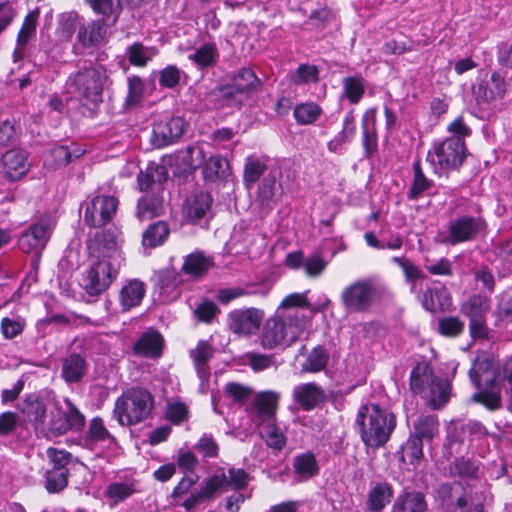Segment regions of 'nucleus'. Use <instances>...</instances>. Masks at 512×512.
<instances>
[{"instance_id":"f257e3e1","label":"nucleus","mask_w":512,"mask_h":512,"mask_svg":"<svg viewBox=\"0 0 512 512\" xmlns=\"http://www.w3.org/2000/svg\"><path fill=\"white\" fill-rule=\"evenodd\" d=\"M65 408L57 402L48 410V400L36 395L26 396L18 405L24 421L33 426L38 436L52 440L68 431H81L85 426V416L69 399L64 398Z\"/></svg>"},{"instance_id":"f03ea898","label":"nucleus","mask_w":512,"mask_h":512,"mask_svg":"<svg viewBox=\"0 0 512 512\" xmlns=\"http://www.w3.org/2000/svg\"><path fill=\"white\" fill-rule=\"evenodd\" d=\"M488 367L487 360L476 359L469 369L470 380L478 389L471 396V401L483 405L490 411H496L502 407L501 390L512 386V356L498 367L491 379H485V384L481 387L483 374Z\"/></svg>"},{"instance_id":"7ed1b4c3","label":"nucleus","mask_w":512,"mask_h":512,"mask_svg":"<svg viewBox=\"0 0 512 512\" xmlns=\"http://www.w3.org/2000/svg\"><path fill=\"white\" fill-rule=\"evenodd\" d=\"M356 423L364 444L371 448H379L390 439L396 427V417L379 404L370 403L360 407Z\"/></svg>"},{"instance_id":"20e7f679","label":"nucleus","mask_w":512,"mask_h":512,"mask_svg":"<svg viewBox=\"0 0 512 512\" xmlns=\"http://www.w3.org/2000/svg\"><path fill=\"white\" fill-rule=\"evenodd\" d=\"M105 66L91 64L80 67L66 80V89L77 97L83 106L97 107L102 102L104 88L109 83Z\"/></svg>"},{"instance_id":"39448f33","label":"nucleus","mask_w":512,"mask_h":512,"mask_svg":"<svg viewBox=\"0 0 512 512\" xmlns=\"http://www.w3.org/2000/svg\"><path fill=\"white\" fill-rule=\"evenodd\" d=\"M154 397L144 387H131L122 392L116 399L113 416L121 426L130 427L138 425L152 415Z\"/></svg>"},{"instance_id":"423d86ee","label":"nucleus","mask_w":512,"mask_h":512,"mask_svg":"<svg viewBox=\"0 0 512 512\" xmlns=\"http://www.w3.org/2000/svg\"><path fill=\"white\" fill-rule=\"evenodd\" d=\"M410 390L421 395L433 409L443 407L451 396V383L434 377L433 369L426 362H419L410 373Z\"/></svg>"},{"instance_id":"0eeeda50","label":"nucleus","mask_w":512,"mask_h":512,"mask_svg":"<svg viewBox=\"0 0 512 512\" xmlns=\"http://www.w3.org/2000/svg\"><path fill=\"white\" fill-rule=\"evenodd\" d=\"M305 326L299 322L296 315L275 314L268 318L262 328L260 344L264 349H274L289 346L304 332Z\"/></svg>"},{"instance_id":"6e6552de","label":"nucleus","mask_w":512,"mask_h":512,"mask_svg":"<svg viewBox=\"0 0 512 512\" xmlns=\"http://www.w3.org/2000/svg\"><path fill=\"white\" fill-rule=\"evenodd\" d=\"M386 292V287L374 278L358 279L346 286L340 295L348 314L367 312Z\"/></svg>"},{"instance_id":"1a4fd4ad","label":"nucleus","mask_w":512,"mask_h":512,"mask_svg":"<svg viewBox=\"0 0 512 512\" xmlns=\"http://www.w3.org/2000/svg\"><path fill=\"white\" fill-rule=\"evenodd\" d=\"M436 493L450 512H485L478 493H472V489L465 487L461 481L443 483Z\"/></svg>"},{"instance_id":"9d476101","label":"nucleus","mask_w":512,"mask_h":512,"mask_svg":"<svg viewBox=\"0 0 512 512\" xmlns=\"http://www.w3.org/2000/svg\"><path fill=\"white\" fill-rule=\"evenodd\" d=\"M466 151L465 141L458 137H447L433 144L427 159L442 170L458 169L466 158Z\"/></svg>"},{"instance_id":"9b49d317","label":"nucleus","mask_w":512,"mask_h":512,"mask_svg":"<svg viewBox=\"0 0 512 512\" xmlns=\"http://www.w3.org/2000/svg\"><path fill=\"white\" fill-rule=\"evenodd\" d=\"M121 233L115 228H109L96 232L94 238L90 240L88 248L90 254L97 257V260L107 263H118L121 267L124 258L121 252Z\"/></svg>"},{"instance_id":"f8f14e48","label":"nucleus","mask_w":512,"mask_h":512,"mask_svg":"<svg viewBox=\"0 0 512 512\" xmlns=\"http://www.w3.org/2000/svg\"><path fill=\"white\" fill-rule=\"evenodd\" d=\"M262 85L261 80L249 68L240 69L232 80V84L222 86L212 92V95L217 99H222L231 105L232 103H241L238 96L247 97L252 93L257 92Z\"/></svg>"},{"instance_id":"ddd939ff","label":"nucleus","mask_w":512,"mask_h":512,"mask_svg":"<svg viewBox=\"0 0 512 512\" xmlns=\"http://www.w3.org/2000/svg\"><path fill=\"white\" fill-rule=\"evenodd\" d=\"M120 266L115 261L107 263L97 260L86 271L82 278L81 286L87 295L97 297L108 289L116 279Z\"/></svg>"},{"instance_id":"4468645a","label":"nucleus","mask_w":512,"mask_h":512,"mask_svg":"<svg viewBox=\"0 0 512 512\" xmlns=\"http://www.w3.org/2000/svg\"><path fill=\"white\" fill-rule=\"evenodd\" d=\"M486 229V222L481 216L462 215L448 223L447 235L442 240L446 245L474 241Z\"/></svg>"},{"instance_id":"2eb2a0df","label":"nucleus","mask_w":512,"mask_h":512,"mask_svg":"<svg viewBox=\"0 0 512 512\" xmlns=\"http://www.w3.org/2000/svg\"><path fill=\"white\" fill-rule=\"evenodd\" d=\"M53 228L54 224L51 217L41 216L21 233L18 239L20 250L39 257L50 239Z\"/></svg>"},{"instance_id":"dca6fc26","label":"nucleus","mask_w":512,"mask_h":512,"mask_svg":"<svg viewBox=\"0 0 512 512\" xmlns=\"http://www.w3.org/2000/svg\"><path fill=\"white\" fill-rule=\"evenodd\" d=\"M118 199L110 195H98L86 204L84 222L90 227H101L116 214Z\"/></svg>"},{"instance_id":"f3484780","label":"nucleus","mask_w":512,"mask_h":512,"mask_svg":"<svg viewBox=\"0 0 512 512\" xmlns=\"http://www.w3.org/2000/svg\"><path fill=\"white\" fill-rule=\"evenodd\" d=\"M510 87V83L499 72H492L490 79L478 80L472 87L473 96L477 104H489L503 99Z\"/></svg>"},{"instance_id":"a211bd4d","label":"nucleus","mask_w":512,"mask_h":512,"mask_svg":"<svg viewBox=\"0 0 512 512\" xmlns=\"http://www.w3.org/2000/svg\"><path fill=\"white\" fill-rule=\"evenodd\" d=\"M263 318L264 312L258 308L235 309L228 314L227 325L233 333L249 336L259 329Z\"/></svg>"},{"instance_id":"6ab92c4d","label":"nucleus","mask_w":512,"mask_h":512,"mask_svg":"<svg viewBox=\"0 0 512 512\" xmlns=\"http://www.w3.org/2000/svg\"><path fill=\"white\" fill-rule=\"evenodd\" d=\"M0 173L8 182H16L24 178L31 168L28 152L21 149L6 151L0 159Z\"/></svg>"},{"instance_id":"aec40b11","label":"nucleus","mask_w":512,"mask_h":512,"mask_svg":"<svg viewBox=\"0 0 512 512\" xmlns=\"http://www.w3.org/2000/svg\"><path fill=\"white\" fill-rule=\"evenodd\" d=\"M186 123L182 117L174 116L165 121H159L153 127L151 143L154 147L162 148L174 143L185 131Z\"/></svg>"},{"instance_id":"412c9836","label":"nucleus","mask_w":512,"mask_h":512,"mask_svg":"<svg viewBox=\"0 0 512 512\" xmlns=\"http://www.w3.org/2000/svg\"><path fill=\"white\" fill-rule=\"evenodd\" d=\"M293 400L303 411H311L323 404L326 393L322 386L314 383H302L293 389Z\"/></svg>"},{"instance_id":"4be33fe9","label":"nucleus","mask_w":512,"mask_h":512,"mask_svg":"<svg viewBox=\"0 0 512 512\" xmlns=\"http://www.w3.org/2000/svg\"><path fill=\"white\" fill-rule=\"evenodd\" d=\"M277 171H269L259 185L256 203L266 210H272L282 195V185Z\"/></svg>"},{"instance_id":"5701e85b","label":"nucleus","mask_w":512,"mask_h":512,"mask_svg":"<svg viewBox=\"0 0 512 512\" xmlns=\"http://www.w3.org/2000/svg\"><path fill=\"white\" fill-rule=\"evenodd\" d=\"M88 368L86 356L72 352L61 361V377L67 384L78 383L86 376Z\"/></svg>"},{"instance_id":"b1692460","label":"nucleus","mask_w":512,"mask_h":512,"mask_svg":"<svg viewBox=\"0 0 512 512\" xmlns=\"http://www.w3.org/2000/svg\"><path fill=\"white\" fill-rule=\"evenodd\" d=\"M154 281L162 301L166 302L177 297V288L182 283V277L174 268H165L154 274Z\"/></svg>"},{"instance_id":"393cba45","label":"nucleus","mask_w":512,"mask_h":512,"mask_svg":"<svg viewBox=\"0 0 512 512\" xmlns=\"http://www.w3.org/2000/svg\"><path fill=\"white\" fill-rule=\"evenodd\" d=\"M107 29L103 20L92 21L88 25L81 24L77 40L83 48L96 47L105 40Z\"/></svg>"},{"instance_id":"a878e982","label":"nucleus","mask_w":512,"mask_h":512,"mask_svg":"<svg viewBox=\"0 0 512 512\" xmlns=\"http://www.w3.org/2000/svg\"><path fill=\"white\" fill-rule=\"evenodd\" d=\"M212 202V196L208 192L198 191L193 193L185 203L187 218L191 222L197 223L210 211Z\"/></svg>"},{"instance_id":"bb28decb","label":"nucleus","mask_w":512,"mask_h":512,"mask_svg":"<svg viewBox=\"0 0 512 512\" xmlns=\"http://www.w3.org/2000/svg\"><path fill=\"white\" fill-rule=\"evenodd\" d=\"M164 339L154 330L145 332L135 343L134 352L147 358H157L162 354Z\"/></svg>"},{"instance_id":"cd10ccee","label":"nucleus","mask_w":512,"mask_h":512,"mask_svg":"<svg viewBox=\"0 0 512 512\" xmlns=\"http://www.w3.org/2000/svg\"><path fill=\"white\" fill-rule=\"evenodd\" d=\"M84 154V150L77 144L71 142L68 145H57L53 147L46 156L45 162L53 168L68 165L73 159Z\"/></svg>"},{"instance_id":"c85d7f7f","label":"nucleus","mask_w":512,"mask_h":512,"mask_svg":"<svg viewBox=\"0 0 512 512\" xmlns=\"http://www.w3.org/2000/svg\"><path fill=\"white\" fill-rule=\"evenodd\" d=\"M213 354V347L208 341L204 340L199 341L196 348L190 351L194 367L202 383L208 381L210 378V367L208 362L213 357Z\"/></svg>"},{"instance_id":"c756f323","label":"nucleus","mask_w":512,"mask_h":512,"mask_svg":"<svg viewBox=\"0 0 512 512\" xmlns=\"http://www.w3.org/2000/svg\"><path fill=\"white\" fill-rule=\"evenodd\" d=\"M279 395L273 391H264L257 394L253 406L261 423L275 420Z\"/></svg>"},{"instance_id":"7c9ffc66","label":"nucleus","mask_w":512,"mask_h":512,"mask_svg":"<svg viewBox=\"0 0 512 512\" xmlns=\"http://www.w3.org/2000/svg\"><path fill=\"white\" fill-rule=\"evenodd\" d=\"M145 285L139 280L128 281L119 292V302L123 311H129L140 305L145 296Z\"/></svg>"},{"instance_id":"2f4dec72","label":"nucleus","mask_w":512,"mask_h":512,"mask_svg":"<svg viewBox=\"0 0 512 512\" xmlns=\"http://www.w3.org/2000/svg\"><path fill=\"white\" fill-rule=\"evenodd\" d=\"M214 266L213 257L206 256L201 251H195L185 257L182 271L194 278L205 275Z\"/></svg>"},{"instance_id":"473e14b6","label":"nucleus","mask_w":512,"mask_h":512,"mask_svg":"<svg viewBox=\"0 0 512 512\" xmlns=\"http://www.w3.org/2000/svg\"><path fill=\"white\" fill-rule=\"evenodd\" d=\"M310 304L305 293H292L287 295L277 308L276 312L287 318V315H296L299 322L306 327L305 317L299 308H309Z\"/></svg>"},{"instance_id":"72a5a7b5","label":"nucleus","mask_w":512,"mask_h":512,"mask_svg":"<svg viewBox=\"0 0 512 512\" xmlns=\"http://www.w3.org/2000/svg\"><path fill=\"white\" fill-rule=\"evenodd\" d=\"M426 510L425 496L417 491L400 494L392 508V512H426Z\"/></svg>"},{"instance_id":"f704fd0d","label":"nucleus","mask_w":512,"mask_h":512,"mask_svg":"<svg viewBox=\"0 0 512 512\" xmlns=\"http://www.w3.org/2000/svg\"><path fill=\"white\" fill-rule=\"evenodd\" d=\"M450 305L451 298L445 287L428 288L423 294L422 306L427 311H445Z\"/></svg>"},{"instance_id":"c9c22d12","label":"nucleus","mask_w":512,"mask_h":512,"mask_svg":"<svg viewBox=\"0 0 512 512\" xmlns=\"http://www.w3.org/2000/svg\"><path fill=\"white\" fill-rule=\"evenodd\" d=\"M355 134V116L353 110H351L344 117L341 131L327 143L328 150L333 153L341 151L346 143L352 141Z\"/></svg>"},{"instance_id":"e433bc0d","label":"nucleus","mask_w":512,"mask_h":512,"mask_svg":"<svg viewBox=\"0 0 512 512\" xmlns=\"http://www.w3.org/2000/svg\"><path fill=\"white\" fill-rule=\"evenodd\" d=\"M163 211V198L158 193L146 194L138 200L136 217L140 221L150 220Z\"/></svg>"},{"instance_id":"4c0bfd02","label":"nucleus","mask_w":512,"mask_h":512,"mask_svg":"<svg viewBox=\"0 0 512 512\" xmlns=\"http://www.w3.org/2000/svg\"><path fill=\"white\" fill-rule=\"evenodd\" d=\"M218 58L219 51L217 45L213 42L200 45L193 53L188 55V59L201 70L215 66Z\"/></svg>"},{"instance_id":"58836bf2","label":"nucleus","mask_w":512,"mask_h":512,"mask_svg":"<svg viewBox=\"0 0 512 512\" xmlns=\"http://www.w3.org/2000/svg\"><path fill=\"white\" fill-rule=\"evenodd\" d=\"M392 497V486L387 482H378L369 491L367 506L372 512H380L390 503Z\"/></svg>"},{"instance_id":"ea45409f","label":"nucleus","mask_w":512,"mask_h":512,"mask_svg":"<svg viewBox=\"0 0 512 512\" xmlns=\"http://www.w3.org/2000/svg\"><path fill=\"white\" fill-rule=\"evenodd\" d=\"M490 310V299L486 296L475 294L462 303L461 313L472 321L487 317Z\"/></svg>"},{"instance_id":"a19ab883","label":"nucleus","mask_w":512,"mask_h":512,"mask_svg":"<svg viewBox=\"0 0 512 512\" xmlns=\"http://www.w3.org/2000/svg\"><path fill=\"white\" fill-rule=\"evenodd\" d=\"M363 147L366 157H371L377 151L378 138L375 129V109L367 111L362 119Z\"/></svg>"},{"instance_id":"79ce46f5","label":"nucleus","mask_w":512,"mask_h":512,"mask_svg":"<svg viewBox=\"0 0 512 512\" xmlns=\"http://www.w3.org/2000/svg\"><path fill=\"white\" fill-rule=\"evenodd\" d=\"M202 174L206 181L224 180L230 175L229 163L220 156H211L204 162Z\"/></svg>"},{"instance_id":"37998d69","label":"nucleus","mask_w":512,"mask_h":512,"mask_svg":"<svg viewBox=\"0 0 512 512\" xmlns=\"http://www.w3.org/2000/svg\"><path fill=\"white\" fill-rule=\"evenodd\" d=\"M411 434L421 441H431L439 432V422L436 415H420L413 424Z\"/></svg>"},{"instance_id":"c03bdc74","label":"nucleus","mask_w":512,"mask_h":512,"mask_svg":"<svg viewBox=\"0 0 512 512\" xmlns=\"http://www.w3.org/2000/svg\"><path fill=\"white\" fill-rule=\"evenodd\" d=\"M329 352L323 345L315 346L301 365L302 371L317 373L324 370L329 362Z\"/></svg>"},{"instance_id":"a18cd8bd","label":"nucleus","mask_w":512,"mask_h":512,"mask_svg":"<svg viewBox=\"0 0 512 512\" xmlns=\"http://www.w3.org/2000/svg\"><path fill=\"white\" fill-rule=\"evenodd\" d=\"M106 441L114 442L115 437L107 430L102 418L94 417L89 423L85 437V446L93 449L96 443Z\"/></svg>"},{"instance_id":"49530a36","label":"nucleus","mask_w":512,"mask_h":512,"mask_svg":"<svg viewBox=\"0 0 512 512\" xmlns=\"http://www.w3.org/2000/svg\"><path fill=\"white\" fill-rule=\"evenodd\" d=\"M412 168L414 178L407 192V197L410 200H418L425 192L429 191L434 186V183L424 175L419 160L414 161Z\"/></svg>"},{"instance_id":"de8ad7c7","label":"nucleus","mask_w":512,"mask_h":512,"mask_svg":"<svg viewBox=\"0 0 512 512\" xmlns=\"http://www.w3.org/2000/svg\"><path fill=\"white\" fill-rule=\"evenodd\" d=\"M170 233L169 226L164 221L151 224L143 233L142 244L145 247L155 248L162 245Z\"/></svg>"},{"instance_id":"09e8293b","label":"nucleus","mask_w":512,"mask_h":512,"mask_svg":"<svg viewBox=\"0 0 512 512\" xmlns=\"http://www.w3.org/2000/svg\"><path fill=\"white\" fill-rule=\"evenodd\" d=\"M451 476H458L461 479H478L479 466L469 458H455L449 465Z\"/></svg>"},{"instance_id":"8fccbe9b","label":"nucleus","mask_w":512,"mask_h":512,"mask_svg":"<svg viewBox=\"0 0 512 512\" xmlns=\"http://www.w3.org/2000/svg\"><path fill=\"white\" fill-rule=\"evenodd\" d=\"M322 114V108L315 102L297 104L293 111L295 121L300 125L313 124Z\"/></svg>"},{"instance_id":"3c124183","label":"nucleus","mask_w":512,"mask_h":512,"mask_svg":"<svg viewBox=\"0 0 512 512\" xmlns=\"http://www.w3.org/2000/svg\"><path fill=\"white\" fill-rule=\"evenodd\" d=\"M261 437L265 440L267 446L280 451L286 444V437L279 427L275 425V420L261 423Z\"/></svg>"},{"instance_id":"603ef678","label":"nucleus","mask_w":512,"mask_h":512,"mask_svg":"<svg viewBox=\"0 0 512 512\" xmlns=\"http://www.w3.org/2000/svg\"><path fill=\"white\" fill-rule=\"evenodd\" d=\"M293 466L299 480H307L318 473L317 461L312 453L296 456Z\"/></svg>"},{"instance_id":"864d4df0","label":"nucleus","mask_w":512,"mask_h":512,"mask_svg":"<svg viewBox=\"0 0 512 512\" xmlns=\"http://www.w3.org/2000/svg\"><path fill=\"white\" fill-rule=\"evenodd\" d=\"M267 165L263 160L255 156H249L244 164V182L247 187L255 184L266 171Z\"/></svg>"},{"instance_id":"5fc2aeb1","label":"nucleus","mask_w":512,"mask_h":512,"mask_svg":"<svg viewBox=\"0 0 512 512\" xmlns=\"http://www.w3.org/2000/svg\"><path fill=\"white\" fill-rule=\"evenodd\" d=\"M69 470L63 468H51L45 473V487L49 493H57L68 484Z\"/></svg>"},{"instance_id":"6e6d98bb","label":"nucleus","mask_w":512,"mask_h":512,"mask_svg":"<svg viewBox=\"0 0 512 512\" xmlns=\"http://www.w3.org/2000/svg\"><path fill=\"white\" fill-rule=\"evenodd\" d=\"M128 92L125 99V107L132 108L138 106L144 95V81L136 75L129 76L127 79Z\"/></svg>"},{"instance_id":"4d7b16f0","label":"nucleus","mask_w":512,"mask_h":512,"mask_svg":"<svg viewBox=\"0 0 512 512\" xmlns=\"http://www.w3.org/2000/svg\"><path fill=\"white\" fill-rule=\"evenodd\" d=\"M228 487V477L223 469L217 470L216 473L203 481L201 491L206 498H211L218 491H224Z\"/></svg>"},{"instance_id":"13d9d810","label":"nucleus","mask_w":512,"mask_h":512,"mask_svg":"<svg viewBox=\"0 0 512 512\" xmlns=\"http://www.w3.org/2000/svg\"><path fill=\"white\" fill-rule=\"evenodd\" d=\"M228 487V477L223 469L217 470L216 473L203 481L201 491L206 498H211L218 491H224Z\"/></svg>"},{"instance_id":"bf43d9fd","label":"nucleus","mask_w":512,"mask_h":512,"mask_svg":"<svg viewBox=\"0 0 512 512\" xmlns=\"http://www.w3.org/2000/svg\"><path fill=\"white\" fill-rule=\"evenodd\" d=\"M167 179V172L165 167L156 166L150 168L146 173H140L138 176V185L141 190H153V186L158 183V186Z\"/></svg>"},{"instance_id":"052dcab7","label":"nucleus","mask_w":512,"mask_h":512,"mask_svg":"<svg viewBox=\"0 0 512 512\" xmlns=\"http://www.w3.org/2000/svg\"><path fill=\"white\" fill-rule=\"evenodd\" d=\"M365 92L362 77H346L343 79V93L351 104H357Z\"/></svg>"},{"instance_id":"680f3d73","label":"nucleus","mask_w":512,"mask_h":512,"mask_svg":"<svg viewBox=\"0 0 512 512\" xmlns=\"http://www.w3.org/2000/svg\"><path fill=\"white\" fill-rule=\"evenodd\" d=\"M136 492L133 482H114L107 486L105 495L118 503L124 501Z\"/></svg>"},{"instance_id":"e2e57ef3","label":"nucleus","mask_w":512,"mask_h":512,"mask_svg":"<svg viewBox=\"0 0 512 512\" xmlns=\"http://www.w3.org/2000/svg\"><path fill=\"white\" fill-rule=\"evenodd\" d=\"M81 24L78 22V15L74 12L62 14L59 20L57 32L64 40H70L73 34L79 30Z\"/></svg>"},{"instance_id":"0e129e2a","label":"nucleus","mask_w":512,"mask_h":512,"mask_svg":"<svg viewBox=\"0 0 512 512\" xmlns=\"http://www.w3.org/2000/svg\"><path fill=\"white\" fill-rule=\"evenodd\" d=\"M459 430V438L461 442L466 440L472 442L475 439H481L487 435L485 426L475 420H469L466 423H462L459 427Z\"/></svg>"},{"instance_id":"69168bd1","label":"nucleus","mask_w":512,"mask_h":512,"mask_svg":"<svg viewBox=\"0 0 512 512\" xmlns=\"http://www.w3.org/2000/svg\"><path fill=\"white\" fill-rule=\"evenodd\" d=\"M93 10L98 13L102 14L104 17L109 19L112 17V23H115L118 19L120 12H121V4L120 1L115 4L113 0H87Z\"/></svg>"},{"instance_id":"338daca9","label":"nucleus","mask_w":512,"mask_h":512,"mask_svg":"<svg viewBox=\"0 0 512 512\" xmlns=\"http://www.w3.org/2000/svg\"><path fill=\"white\" fill-rule=\"evenodd\" d=\"M402 458H408L411 465L417 466L423 458V441L410 435L409 439L402 446Z\"/></svg>"},{"instance_id":"774afa93","label":"nucleus","mask_w":512,"mask_h":512,"mask_svg":"<svg viewBox=\"0 0 512 512\" xmlns=\"http://www.w3.org/2000/svg\"><path fill=\"white\" fill-rule=\"evenodd\" d=\"M127 55L130 63L135 66H145L152 56L150 50L140 42H135L129 46Z\"/></svg>"}]
</instances>
